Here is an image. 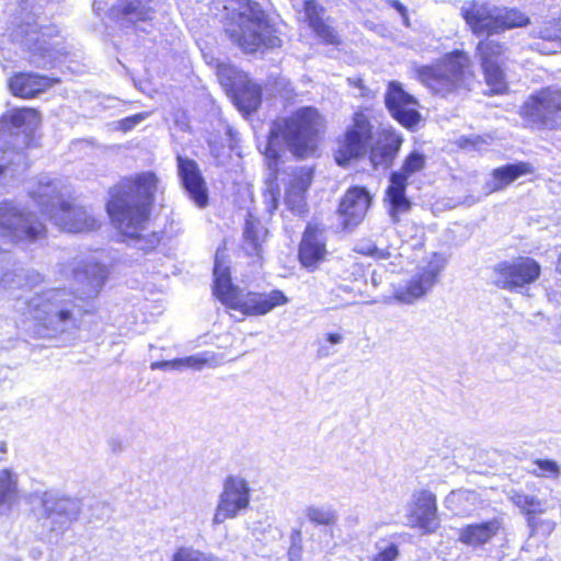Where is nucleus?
<instances>
[{
  "instance_id": "nucleus-25",
  "label": "nucleus",
  "mask_w": 561,
  "mask_h": 561,
  "mask_svg": "<svg viewBox=\"0 0 561 561\" xmlns=\"http://www.w3.org/2000/svg\"><path fill=\"white\" fill-rule=\"evenodd\" d=\"M502 526L501 518L469 524L459 529L458 540L469 547H480L494 538L502 529Z\"/></svg>"
},
{
  "instance_id": "nucleus-4",
  "label": "nucleus",
  "mask_w": 561,
  "mask_h": 561,
  "mask_svg": "<svg viewBox=\"0 0 561 561\" xmlns=\"http://www.w3.org/2000/svg\"><path fill=\"white\" fill-rule=\"evenodd\" d=\"M68 187L60 180L49 176L39 179L30 195L49 214L50 220L61 231L79 233L95 230L98 220L83 206L65 201Z\"/></svg>"
},
{
  "instance_id": "nucleus-42",
  "label": "nucleus",
  "mask_w": 561,
  "mask_h": 561,
  "mask_svg": "<svg viewBox=\"0 0 561 561\" xmlns=\"http://www.w3.org/2000/svg\"><path fill=\"white\" fill-rule=\"evenodd\" d=\"M171 561H220L211 554L205 553L201 550L191 547H182L178 549Z\"/></svg>"
},
{
  "instance_id": "nucleus-38",
  "label": "nucleus",
  "mask_w": 561,
  "mask_h": 561,
  "mask_svg": "<svg viewBox=\"0 0 561 561\" xmlns=\"http://www.w3.org/2000/svg\"><path fill=\"white\" fill-rule=\"evenodd\" d=\"M502 66L503 64H489L486 66H481L486 85L492 94H502L507 90V82Z\"/></svg>"
},
{
  "instance_id": "nucleus-57",
  "label": "nucleus",
  "mask_w": 561,
  "mask_h": 561,
  "mask_svg": "<svg viewBox=\"0 0 561 561\" xmlns=\"http://www.w3.org/2000/svg\"><path fill=\"white\" fill-rule=\"evenodd\" d=\"M5 450H7V445H5V443H1V444H0V451H1V453H5Z\"/></svg>"
},
{
  "instance_id": "nucleus-5",
  "label": "nucleus",
  "mask_w": 561,
  "mask_h": 561,
  "mask_svg": "<svg viewBox=\"0 0 561 561\" xmlns=\"http://www.w3.org/2000/svg\"><path fill=\"white\" fill-rule=\"evenodd\" d=\"M214 294L228 308L240 311L243 316H265L276 307L285 306L289 299L279 289L268 293L244 291L231 284L229 266L217 254L214 267Z\"/></svg>"
},
{
  "instance_id": "nucleus-21",
  "label": "nucleus",
  "mask_w": 561,
  "mask_h": 561,
  "mask_svg": "<svg viewBox=\"0 0 561 561\" xmlns=\"http://www.w3.org/2000/svg\"><path fill=\"white\" fill-rule=\"evenodd\" d=\"M44 514L53 522L68 524L77 520L81 513V501L75 497L45 493L42 500Z\"/></svg>"
},
{
  "instance_id": "nucleus-20",
  "label": "nucleus",
  "mask_w": 561,
  "mask_h": 561,
  "mask_svg": "<svg viewBox=\"0 0 561 561\" xmlns=\"http://www.w3.org/2000/svg\"><path fill=\"white\" fill-rule=\"evenodd\" d=\"M327 255V240L323 229L308 225L299 247L301 264L308 268H317L320 263L325 261Z\"/></svg>"
},
{
  "instance_id": "nucleus-48",
  "label": "nucleus",
  "mask_w": 561,
  "mask_h": 561,
  "mask_svg": "<svg viewBox=\"0 0 561 561\" xmlns=\"http://www.w3.org/2000/svg\"><path fill=\"white\" fill-rule=\"evenodd\" d=\"M147 116H148V114H145V113L133 115L130 117L123 119L121 122V126L124 130H129L134 126H136L137 124L142 122Z\"/></svg>"
},
{
  "instance_id": "nucleus-32",
  "label": "nucleus",
  "mask_w": 561,
  "mask_h": 561,
  "mask_svg": "<svg viewBox=\"0 0 561 561\" xmlns=\"http://www.w3.org/2000/svg\"><path fill=\"white\" fill-rule=\"evenodd\" d=\"M234 100L240 111L251 113L261 104V89L257 84L248 80L242 88L237 89Z\"/></svg>"
},
{
  "instance_id": "nucleus-30",
  "label": "nucleus",
  "mask_w": 561,
  "mask_h": 561,
  "mask_svg": "<svg viewBox=\"0 0 561 561\" xmlns=\"http://www.w3.org/2000/svg\"><path fill=\"white\" fill-rule=\"evenodd\" d=\"M530 36L550 44V47L545 50L546 54L561 51V19L542 20L531 28Z\"/></svg>"
},
{
  "instance_id": "nucleus-52",
  "label": "nucleus",
  "mask_w": 561,
  "mask_h": 561,
  "mask_svg": "<svg viewBox=\"0 0 561 561\" xmlns=\"http://www.w3.org/2000/svg\"><path fill=\"white\" fill-rule=\"evenodd\" d=\"M397 554V548L394 546H390L380 554L379 561H392L396 559Z\"/></svg>"
},
{
  "instance_id": "nucleus-49",
  "label": "nucleus",
  "mask_w": 561,
  "mask_h": 561,
  "mask_svg": "<svg viewBox=\"0 0 561 561\" xmlns=\"http://www.w3.org/2000/svg\"><path fill=\"white\" fill-rule=\"evenodd\" d=\"M234 73V70L228 66H219L218 67V77L222 84L233 85L234 83L231 81V75Z\"/></svg>"
},
{
  "instance_id": "nucleus-45",
  "label": "nucleus",
  "mask_w": 561,
  "mask_h": 561,
  "mask_svg": "<svg viewBox=\"0 0 561 561\" xmlns=\"http://www.w3.org/2000/svg\"><path fill=\"white\" fill-rule=\"evenodd\" d=\"M20 280H23V289H32L43 283L42 274L35 270H21Z\"/></svg>"
},
{
  "instance_id": "nucleus-3",
  "label": "nucleus",
  "mask_w": 561,
  "mask_h": 561,
  "mask_svg": "<svg viewBox=\"0 0 561 561\" xmlns=\"http://www.w3.org/2000/svg\"><path fill=\"white\" fill-rule=\"evenodd\" d=\"M324 128V118L317 108L300 107L289 116L274 121L265 156L270 160H277L286 147L296 157L306 158L316 151L317 141Z\"/></svg>"
},
{
  "instance_id": "nucleus-18",
  "label": "nucleus",
  "mask_w": 561,
  "mask_h": 561,
  "mask_svg": "<svg viewBox=\"0 0 561 561\" xmlns=\"http://www.w3.org/2000/svg\"><path fill=\"white\" fill-rule=\"evenodd\" d=\"M178 175L191 201L204 208L208 204V188L196 161L178 156Z\"/></svg>"
},
{
  "instance_id": "nucleus-55",
  "label": "nucleus",
  "mask_w": 561,
  "mask_h": 561,
  "mask_svg": "<svg viewBox=\"0 0 561 561\" xmlns=\"http://www.w3.org/2000/svg\"><path fill=\"white\" fill-rule=\"evenodd\" d=\"M318 355L320 357H327L330 355V350L325 345H322L318 350Z\"/></svg>"
},
{
  "instance_id": "nucleus-8",
  "label": "nucleus",
  "mask_w": 561,
  "mask_h": 561,
  "mask_svg": "<svg viewBox=\"0 0 561 561\" xmlns=\"http://www.w3.org/2000/svg\"><path fill=\"white\" fill-rule=\"evenodd\" d=\"M25 313L46 329L64 331L76 325L80 313L73 296L60 288L34 295L25 302Z\"/></svg>"
},
{
  "instance_id": "nucleus-17",
  "label": "nucleus",
  "mask_w": 561,
  "mask_h": 561,
  "mask_svg": "<svg viewBox=\"0 0 561 561\" xmlns=\"http://www.w3.org/2000/svg\"><path fill=\"white\" fill-rule=\"evenodd\" d=\"M385 103L391 116L408 129H413L421 121L417 100L405 92L400 82H389Z\"/></svg>"
},
{
  "instance_id": "nucleus-50",
  "label": "nucleus",
  "mask_w": 561,
  "mask_h": 561,
  "mask_svg": "<svg viewBox=\"0 0 561 561\" xmlns=\"http://www.w3.org/2000/svg\"><path fill=\"white\" fill-rule=\"evenodd\" d=\"M554 522L552 520H539L537 518V527H531L534 531L542 530L546 534H550L554 529Z\"/></svg>"
},
{
  "instance_id": "nucleus-2",
  "label": "nucleus",
  "mask_w": 561,
  "mask_h": 561,
  "mask_svg": "<svg viewBox=\"0 0 561 561\" xmlns=\"http://www.w3.org/2000/svg\"><path fill=\"white\" fill-rule=\"evenodd\" d=\"M158 184L154 173L142 172L125 179L112 191L106 209L115 228L126 238L141 237Z\"/></svg>"
},
{
  "instance_id": "nucleus-37",
  "label": "nucleus",
  "mask_w": 561,
  "mask_h": 561,
  "mask_svg": "<svg viewBox=\"0 0 561 561\" xmlns=\"http://www.w3.org/2000/svg\"><path fill=\"white\" fill-rule=\"evenodd\" d=\"M504 45L497 41L484 39L479 42L477 46V54L480 59L481 66L489 64L501 65L503 62Z\"/></svg>"
},
{
  "instance_id": "nucleus-14",
  "label": "nucleus",
  "mask_w": 561,
  "mask_h": 561,
  "mask_svg": "<svg viewBox=\"0 0 561 561\" xmlns=\"http://www.w3.org/2000/svg\"><path fill=\"white\" fill-rule=\"evenodd\" d=\"M540 265L530 257L504 261L493 267V284L502 289L515 290L531 284L540 276Z\"/></svg>"
},
{
  "instance_id": "nucleus-53",
  "label": "nucleus",
  "mask_w": 561,
  "mask_h": 561,
  "mask_svg": "<svg viewBox=\"0 0 561 561\" xmlns=\"http://www.w3.org/2000/svg\"><path fill=\"white\" fill-rule=\"evenodd\" d=\"M403 18H407V8L398 0L388 1Z\"/></svg>"
},
{
  "instance_id": "nucleus-1",
  "label": "nucleus",
  "mask_w": 561,
  "mask_h": 561,
  "mask_svg": "<svg viewBox=\"0 0 561 561\" xmlns=\"http://www.w3.org/2000/svg\"><path fill=\"white\" fill-rule=\"evenodd\" d=\"M403 138L392 127L376 128L367 112H355L335 153L337 164L344 165L353 159L369 153L375 168H388L392 164Z\"/></svg>"
},
{
  "instance_id": "nucleus-34",
  "label": "nucleus",
  "mask_w": 561,
  "mask_h": 561,
  "mask_svg": "<svg viewBox=\"0 0 561 561\" xmlns=\"http://www.w3.org/2000/svg\"><path fill=\"white\" fill-rule=\"evenodd\" d=\"M266 230L257 221L248 220L243 232V248L249 255H260Z\"/></svg>"
},
{
  "instance_id": "nucleus-26",
  "label": "nucleus",
  "mask_w": 561,
  "mask_h": 561,
  "mask_svg": "<svg viewBox=\"0 0 561 561\" xmlns=\"http://www.w3.org/2000/svg\"><path fill=\"white\" fill-rule=\"evenodd\" d=\"M485 501L482 495L468 489L451 491L445 499V506L454 515L467 517L484 507Z\"/></svg>"
},
{
  "instance_id": "nucleus-31",
  "label": "nucleus",
  "mask_w": 561,
  "mask_h": 561,
  "mask_svg": "<svg viewBox=\"0 0 561 561\" xmlns=\"http://www.w3.org/2000/svg\"><path fill=\"white\" fill-rule=\"evenodd\" d=\"M495 34L529 24V18L516 8L496 7Z\"/></svg>"
},
{
  "instance_id": "nucleus-43",
  "label": "nucleus",
  "mask_w": 561,
  "mask_h": 561,
  "mask_svg": "<svg viewBox=\"0 0 561 561\" xmlns=\"http://www.w3.org/2000/svg\"><path fill=\"white\" fill-rule=\"evenodd\" d=\"M21 270L7 272L0 279V290L23 289V280H20Z\"/></svg>"
},
{
  "instance_id": "nucleus-27",
  "label": "nucleus",
  "mask_w": 561,
  "mask_h": 561,
  "mask_svg": "<svg viewBox=\"0 0 561 561\" xmlns=\"http://www.w3.org/2000/svg\"><path fill=\"white\" fill-rule=\"evenodd\" d=\"M311 180V170L305 168L293 175L285 195L286 205L293 213L302 214L306 210L305 193Z\"/></svg>"
},
{
  "instance_id": "nucleus-12",
  "label": "nucleus",
  "mask_w": 561,
  "mask_h": 561,
  "mask_svg": "<svg viewBox=\"0 0 561 561\" xmlns=\"http://www.w3.org/2000/svg\"><path fill=\"white\" fill-rule=\"evenodd\" d=\"M447 264V257L434 252L426 261V264L419 267V271L404 285L396 289L394 298L403 304H413L424 297L437 284L440 272Z\"/></svg>"
},
{
  "instance_id": "nucleus-35",
  "label": "nucleus",
  "mask_w": 561,
  "mask_h": 561,
  "mask_svg": "<svg viewBox=\"0 0 561 561\" xmlns=\"http://www.w3.org/2000/svg\"><path fill=\"white\" fill-rule=\"evenodd\" d=\"M18 476L10 469L0 470V507H11L18 499Z\"/></svg>"
},
{
  "instance_id": "nucleus-23",
  "label": "nucleus",
  "mask_w": 561,
  "mask_h": 561,
  "mask_svg": "<svg viewBox=\"0 0 561 561\" xmlns=\"http://www.w3.org/2000/svg\"><path fill=\"white\" fill-rule=\"evenodd\" d=\"M436 512L435 495L427 490H422L414 495L410 513V523L412 526L424 529L425 531H434L437 527Z\"/></svg>"
},
{
  "instance_id": "nucleus-36",
  "label": "nucleus",
  "mask_w": 561,
  "mask_h": 561,
  "mask_svg": "<svg viewBox=\"0 0 561 561\" xmlns=\"http://www.w3.org/2000/svg\"><path fill=\"white\" fill-rule=\"evenodd\" d=\"M510 499L528 515L529 527H537V517L535 515L545 512L542 503L537 497L520 492H512Z\"/></svg>"
},
{
  "instance_id": "nucleus-10",
  "label": "nucleus",
  "mask_w": 561,
  "mask_h": 561,
  "mask_svg": "<svg viewBox=\"0 0 561 561\" xmlns=\"http://www.w3.org/2000/svg\"><path fill=\"white\" fill-rule=\"evenodd\" d=\"M0 234L13 243L33 242L46 234V227L26 207L3 203L0 205Z\"/></svg>"
},
{
  "instance_id": "nucleus-16",
  "label": "nucleus",
  "mask_w": 561,
  "mask_h": 561,
  "mask_svg": "<svg viewBox=\"0 0 561 561\" xmlns=\"http://www.w3.org/2000/svg\"><path fill=\"white\" fill-rule=\"evenodd\" d=\"M561 112V90L545 88L531 94L520 106L519 114L529 124L547 126Z\"/></svg>"
},
{
  "instance_id": "nucleus-7",
  "label": "nucleus",
  "mask_w": 561,
  "mask_h": 561,
  "mask_svg": "<svg viewBox=\"0 0 561 561\" xmlns=\"http://www.w3.org/2000/svg\"><path fill=\"white\" fill-rule=\"evenodd\" d=\"M416 78L433 93L447 96L467 89L472 78L470 57L462 50H455L435 65L416 68Z\"/></svg>"
},
{
  "instance_id": "nucleus-24",
  "label": "nucleus",
  "mask_w": 561,
  "mask_h": 561,
  "mask_svg": "<svg viewBox=\"0 0 561 561\" xmlns=\"http://www.w3.org/2000/svg\"><path fill=\"white\" fill-rule=\"evenodd\" d=\"M300 20L308 23V26L325 44L337 45L340 43L336 31L323 19L324 8L314 0L304 2V9L299 12Z\"/></svg>"
},
{
  "instance_id": "nucleus-11",
  "label": "nucleus",
  "mask_w": 561,
  "mask_h": 561,
  "mask_svg": "<svg viewBox=\"0 0 561 561\" xmlns=\"http://www.w3.org/2000/svg\"><path fill=\"white\" fill-rule=\"evenodd\" d=\"M251 488L239 474L228 476L222 483V491L214 512L211 523L218 526L227 519H233L250 507Z\"/></svg>"
},
{
  "instance_id": "nucleus-6",
  "label": "nucleus",
  "mask_w": 561,
  "mask_h": 561,
  "mask_svg": "<svg viewBox=\"0 0 561 561\" xmlns=\"http://www.w3.org/2000/svg\"><path fill=\"white\" fill-rule=\"evenodd\" d=\"M238 1L239 11L225 23L226 34L244 51L253 53L262 46L279 47L282 39L260 5L249 0Z\"/></svg>"
},
{
  "instance_id": "nucleus-39",
  "label": "nucleus",
  "mask_w": 561,
  "mask_h": 561,
  "mask_svg": "<svg viewBox=\"0 0 561 561\" xmlns=\"http://www.w3.org/2000/svg\"><path fill=\"white\" fill-rule=\"evenodd\" d=\"M119 8L124 18L134 24L149 18L151 8L144 0H121Z\"/></svg>"
},
{
  "instance_id": "nucleus-19",
  "label": "nucleus",
  "mask_w": 561,
  "mask_h": 561,
  "mask_svg": "<svg viewBox=\"0 0 561 561\" xmlns=\"http://www.w3.org/2000/svg\"><path fill=\"white\" fill-rule=\"evenodd\" d=\"M460 12L474 35L495 34L496 5L488 2L467 1L461 5Z\"/></svg>"
},
{
  "instance_id": "nucleus-47",
  "label": "nucleus",
  "mask_w": 561,
  "mask_h": 561,
  "mask_svg": "<svg viewBox=\"0 0 561 561\" xmlns=\"http://www.w3.org/2000/svg\"><path fill=\"white\" fill-rule=\"evenodd\" d=\"M265 199L270 211H273L277 208L278 202V191L273 187V183L268 184L267 191L265 193Z\"/></svg>"
},
{
  "instance_id": "nucleus-51",
  "label": "nucleus",
  "mask_w": 561,
  "mask_h": 561,
  "mask_svg": "<svg viewBox=\"0 0 561 561\" xmlns=\"http://www.w3.org/2000/svg\"><path fill=\"white\" fill-rule=\"evenodd\" d=\"M347 82H348L351 85H354L355 88H357V89L360 91V92H359V96H363V98L368 96L369 91H368V89L364 85V81H363V79H360V78H355V79L348 78V79H347Z\"/></svg>"
},
{
  "instance_id": "nucleus-41",
  "label": "nucleus",
  "mask_w": 561,
  "mask_h": 561,
  "mask_svg": "<svg viewBox=\"0 0 561 561\" xmlns=\"http://www.w3.org/2000/svg\"><path fill=\"white\" fill-rule=\"evenodd\" d=\"M354 251L356 253L370 256L377 261L388 260L393 256L388 249H379L373 241L365 239L359 240L355 244Z\"/></svg>"
},
{
  "instance_id": "nucleus-28",
  "label": "nucleus",
  "mask_w": 561,
  "mask_h": 561,
  "mask_svg": "<svg viewBox=\"0 0 561 561\" xmlns=\"http://www.w3.org/2000/svg\"><path fill=\"white\" fill-rule=\"evenodd\" d=\"M53 80L34 73H18L9 81L10 91L21 98H32L51 87Z\"/></svg>"
},
{
  "instance_id": "nucleus-29",
  "label": "nucleus",
  "mask_w": 561,
  "mask_h": 561,
  "mask_svg": "<svg viewBox=\"0 0 561 561\" xmlns=\"http://www.w3.org/2000/svg\"><path fill=\"white\" fill-rule=\"evenodd\" d=\"M535 168L528 162H517L496 168L492 172V181L488 183V192H496L505 188L512 182L523 175L533 174Z\"/></svg>"
},
{
  "instance_id": "nucleus-13",
  "label": "nucleus",
  "mask_w": 561,
  "mask_h": 561,
  "mask_svg": "<svg viewBox=\"0 0 561 561\" xmlns=\"http://www.w3.org/2000/svg\"><path fill=\"white\" fill-rule=\"evenodd\" d=\"M424 167L425 157L419 151H413L405 158L401 170L391 174L387 198L390 203V216L394 222H398L399 216L408 213L411 207L410 201L405 197L408 178L420 172Z\"/></svg>"
},
{
  "instance_id": "nucleus-9",
  "label": "nucleus",
  "mask_w": 561,
  "mask_h": 561,
  "mask_svg": "<svg viewBox=\"0 0 561 561\" xmlns=\"http://www.w3.org/2000/svg\"><path fill=\"white\" fill-rule=\"evenodd\" d=\"M39 125L41 116L33 108L14 112L10 118V126L5 122H0V175L4 174L11 164L23 160L20 150L32 145V134Z\"/></svg>"
},
{
  "instance_id": "nucleus-46",
  "label": "nucleus",
  "mask_w": 561,
  "mask_h": 561,
  "mask_svg": "<svg viewBox=\"0 0 561 561\" xmlns=\"http://www.w3.org/2000/svg\"><path fill=\"white\" fill-rule=\"evenodd\" d=\"M150 368L152 370H157V369H163V370L172 369V370L181 371V362H180V358H175V359H172V360L154 362V363L151 364Z\"/></svg>"
},
{
  "instance_id": "nucleus-33",
  "label": "nucleus",
  "mask_w": 561,
  "mask_h": 561,
  "mask_svg": "<svg viewBox=\"0 0 561 561\" xmlns=\"http://www.w3.org/2000/svg\"><path fill=\"white\" fill-rule=\"evenodd\" d=\"M181 371L184 369H193L201 371L204 368H215L222 364L224 359L220 354L211 351L201 352L195 355L180 358Z\"/></svg>"
},
{
  "instance_id": "nucleus-22",
  "label": "nucleus",
  "mask_w": 561,
  "mask_h": 561,
  "mask_svg": "<svg viewBox=\"0 0 561 561\" xmlns=\"http://www.w3.org/2000/svg\"><path fill=\"white\" fill-rule=\"evenodd\" d=\"M370 205L369 193L363 187L350 188L343 196L339 214L345 228L357 226L365 217Z\"/></svg>"
},
{
  "instance_id": "nucleus-54",
  "label": "nucleus",
  "mask_w": 561,
  "mask_h": 561,
  "mask_svg": "<svg viewBox=\"0 0 561 561\" xmlns=\"http://www.w3.org/2000/svg\"><path fill=\"white\" fill-rule=\"evenodd\" d=\"M327 341L332 345H336L342 343L343 335L341 333H329L327 335Z\"/></svg>"
},
{
  "instance_id": "nucleus-40",
  "label": "nucleus",
  "mask_w": 561,
  "mask_h": 561,
  "mask_svg": "<svg viewBox=\"0 0 561 561\" xmlns=\"http://www.w3.org/2000/svg\"><path fill=\"white\" fill-rule=\"evenodd\" d=\"M306 517L313 524L332 526L337 520V513L328 505H309L305 510Z\"/></svg>"
},
{
  "instance_id": "nucleus-44",
  "label": "nucleus",
  "mask_w": 561,
  "mask_h": 561,
  "mask_svg": "<svg viewBox=\"0 0 561 561\" xmlns=\"http://www.w3.org/2000/svg\"><path fill=\"white\" fill-rule=\"evenodd\" d=\"M535 463L540 470V472L536 473L537 476L551 477L557 479L561 473L559 465L553 460H537Z\"/></svg>"
},
{
  "instance_id": "nucleus-15",
  "label": "nucleus",
  "mask_w": 561,
  "mask_h": 561,
  "mask_svg": "<svg viewBox=\"0 0 561 561\" xmlns=\"http://www.w3.org/2000/svg\"><path fill=\"white\" fill-rule=\"evenodd\" d=\"M62 273L72 277L77 290L85 297H95L107 278L106 267L94 259H73L65 264Z\"/></svg>"
},
{
  "instance_id": "nucleus-56",
  "label": "nucleus",
  "mask_w": 561,
  "mask_h": 561,
  "mask_svg": "<svg viewBox=\"0 0 561 561\" xmlns=\"http://www.w3.org/2000/svg\"><path fill=\"white\" fill-rule=\"evenodd\" d=\"M557 271L561 274V254L559 255L557 261Z\"/></svg>"
}]
</instances>
